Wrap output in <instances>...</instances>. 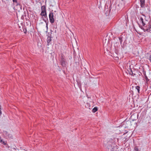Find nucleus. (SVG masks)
Here are the masks:
<instances>
[{
    "instance_id": "a878e982",
    "label": "nucleus",
    "mask_w": 151,
    "mask_h": 151,
    "mask_svg": "<svg viewBox=\"0 0 151 151\" xmlns=\"http://www.w3.org/2000/svg\"><path fill=\"white\" fill-rule=\"evenodd\" d=\"M47 24L46 23V27L47 28Z\"/></svg>"
},
{
    "instance_id": "ddd939ff",
    "label": "nucleus",
    "mask_w": 151,
    "mask_h": 151,
    "mask_svg": "<svg viewBox=\"0 0 151 151\" xmlns=\"http://www.w3.org/2000/svg\"><path fill=\"white\" fill-rule=\"evenodd\" d=\"M141 22L142 23V25L143 26V27L144 26H145V25H146V24H147L146 23L147 22V21L146 22H145L144 20H143V21H142Z\"/></svg>"
},
{
    "instance_id": "1a4fd4ad",
    "label": "nucleus",
    "mask_w": 151,
    "mask_h": 151,
    "mask_svg": "<svg viewBox=\"0 0 151 151\" xmlns=\"http://www.w3.org/2000/svg\"><path fill=\"white\" fill-rule=\"evenodd\" d=\"M41 11L45 12H46V8L45 6L43 5L41 7Z\"/></svg>"
},
{
    "instance_id": "4be33fe9",
    "label": "nucleus",
    "mask_w": 151,
    "mask_h": 151,
    "mask_svg": "<svg viewBox=\"0 0 151 151\" xmlns=\"http://www.w3.org/2000/svg\"><path fill=\"white\" fill-rule=\"evenodd\" d=\"M1 114H2V112L1 111V106L0 105V116L1 115Z\"/></svg>"
},
{
    "instance_id": "6ab92c4d",
    "label": "nucleus",
    "mask_w": 151,
    "mask_h": 151,
    "mask_svg": "<svg viewBox=\"0 0 151 151\" xmlns=\"http://www.w3.org/2000/svg\"><path fill=\"white\" fill-rule=\"evenodd\" d=\"M23 31L25 33H26L27 29L26 28H24L23 29Z\"/></svg>"
},
{
    "instance_id": "2eb2a0df",
    "label": "nucleus",
    "mask_w": 151,
    "mask_h": 151,
    "mask_svg": "<svg viewBox=\"0 0 151 151\" xmlns=\"http://www.w3.org/2000/svg\"><path fill=\"white\" fill-rule=\"evenodd\" d=\"M119 39L120 43L121 45L122 44V37H119Z\"/></svg>"
},
{
    "instance_id": "bb28decb",
    "label": "nucleus",
    "mask_w": 151,
    "mask_h": 151,
    "mask_svg": "<svg viewBox=\"0 0 151 151\" xmlns=\"http://www.w3.org/2000/svg\"><path fill=\"white\" fill-rule=\"evenodd\" d=\"M142 15L144 16H145V15L143 14H142Z\"/></svg>"
},
{
    "instance_id": "cd10ccee",
    "label": "nucleus",
    "mask_w": 151,
    "mask_h": 151,
    "mask_svg": "<svg viewBox=\"0 0 151 151\" xmlns=\"http://www.w3.org/2000/svg\"><path fill=\"white\" fill-rule=\"evenodd\" d=\"M127 132H126V133H127Z\"/></svg>"
},
{
    "instance_id": "f8f14e48",
    "label": "nucleus",
    "mask_w": 151,
    "mask_h": 151,
    "mask_svg": "<svg viewBox=\"0 0 151 151\" xmlns=\"http://www.w3.org/2000/svg\"><path fill=\"white\" fill-rule=\"evenodd\" d=\"M143 73L144 75L146 80H148V78L147 77V76H146V74L145 71H143Z\"/></svg>"
},
{
    "instance_id": "423d86ee",
    "label": "nucleus",
    "mask_w": 151,
    "mask_h": 151,
    "mask_svg": "<svg viewBox=\"0 0 151 151\" xmlns=\"http://www.w3.org/2000/svg\"><path fill=\"white\" fill-rule=\"evenodd\" d=\"M140 6L142 8H144L145 7V0H140Z\"/></svg>"
},
{
    "instance_id": "5701e85b",
    "label": "nucleus",
    "mask_w": 151,
    "mask_h": 151,
    "mask_svg": "<svg viewBox=\"0 0 151 151\" xmlns=\"http://www.w3.org/2000/svg\"><path fill=\"white\" fill-rule=\"evenodd\" d=\"M140 20L141 22H142V21H143L144 20V19L140 17Z\"/></svg>"
},
{
    "instance_id": "6e6552de",
    "label": "nucleus",
    "mask_w": 151,
    "mask_h": 151,
    "mask_svg": "<svg viewBox=\"0 0 151 151\" xmlns=\"http://www.w3.org/2000/svg\"><path fill=\"white\" fill-rule=\"evenodd\" d=\"M51 41V37H48L47 40V45H49V44L50 41Z\"/></svg>"
},
{
    "instance_id": "f03ea898",
    "label": "nucleus",
    "mask_w": 151,
    "mask_h": 151,
    "mask_svg": "<svg viewBox=\"0 0 151 151\" xmlns=\"http://www.w3.org/2000/svg\"><path fill=\"white\" fill-rule=\"evenodd\" d=\"M49 17L50 22L51 24L54 23L55 18V14L52 12H50L49 14Z\"/></svg>"
},
{
    "instance_id": "20e7f679",
    "label": "nucleus",
    "mask_w": 151,
    "mask_h": 151,
    "mask_svg": "<svg viewBox=\"0 0 151 151\" xmlns=\"http://www.w3.org/2000/svg\"><path fill=\"white\" fill-rule=\"evenodd\" d=\"M111 142H109L108 146H107V150L108 151H114V146H113Z\"/></svg>"
},
{
    "instance_id": "0eeeda50",
    "label": "nucleus",
    "mask_w": 151,
    "mask_h": 151,
    "mask_svg": "<svg viewBox=\"0 0 151 151\" xmlns=\"http://www.w3.org/2000/svg\"><path fill=\"white\" fill-rule=\"evenodd\" d=\"M12 1L14 3H15L17 4V6H19L21 9H22V6L19 3H18L17 0H12Z\"/></svg>"
},
{
    "instance_id": "f3484780",
    "label": "nucleus",
    "mask_w": 151,
    "mask_h": 151,
    "mask_svg": "<svg viewBox=\"0 0 151 151\" xmlns=\"http://www.w3.org/2000/svg\"><path fill=\"white\" fill-rule=\"evenodd\" d=\"M43 16L45 18H46V19L47 20V13H45L44 15H43Z\"/></svg>"
},
{
    "instance_id": "4468645a",
    "label": "nucleus",
    "mask_w": 151,
    "mask_h": 151,
    "mask_svg": "<svg viewBox=\"0 0 151 151\" xmlns=\"http://www.w3.org/2000/svg\"><path fill=\"white\" fill-rule=\"evenodd\" d=\"M135 88L136 90H137L138 92V93H139V89H140V87L138 86H137L135 87Z\"/></svg>"
},
{
    "instance_id": "412c9836",
    "label": "nucleus",
    "mask_w": 151,
    "mask_h": 151,
    "mask_svg": "<svg viewBox=\"0 0 151 151\" xmlns=\"http://www.w3.org/2000/svg\"><path fill=\"white\" fill-rule=\"evenodd\" d=\"M3 141V139H1V137H0V142L1 143V142Z\"/></svg>"
},
{
    "instance_id": "a211bd4d",
    "label": "nucleus",
    "mask_w": 151,
    "mask_h": 151,
    "mask_svg": "<svg viewBox=\"0 0 151 151\" xmlns=\"http://www.w3.org/2000/svg\"><path fill=\"white\" fill-rule=\"evenodd\" d=\"M2 144H3L4 145H6L7 144V142H5L4 141H3L1 143Z\"/></svg>"
},
{
    "instance_id": "7ed1b4c3",
    "label": "nucleus",
    "mask_w": 151,
    "mask_h": 151,
    "mask_svg": "<svg viewBox=\"0 0 151 151\" xmlns=\"http://www.w3.org/2000/svg\"><path fill=\"white\" fill-rule=\"evenodd\" d=\"M4 135L7 138L13 139V136L12 134L9 133L5 131L4 132Z\"/></svg>"
},
{
    "instance_id": "aec40b11",
    "label": "nucleus",
    "mask_w": 151,
    "mask_h": 151,
    "mask_svg": "<svg viewBox=\"0 0 151 151\" xmlns=\"http://www.w3.org/2000/svg\"><path fill=\"white\" fill-rule=\"evenodd\" d=\"M134 150H135V151H139L138 149L136 147H135Z\"/></svg>"
},
{
    "instance_id": "9b49d317",
    "label": "nucleus",
    "mask_w": 151,
    "mask_h": 151,
    "mask_svg": "<svg viewBox=\"0 0 151 151\" xmlns=\"http://www.w3.org/2000/svg\"><path fill=\"white\" fill-rule=\"evenodd\" d=\"M98 110V108L97 107H95L92 110V112L93 113L96 112Z\"/></svg>"
},
{
    "instance_id": "b1692460",
    "label": "nucleus",
    "mask_w": 151,
    "mask_h": 151,
    "mask_svg": "<svg viewBox=\"0 0 151 151\" xmlns=\"http://www.w3.org/2000/svg\"><path fill=\"white\" fill-rule=\"evenodd\" d=\"M42 18H43L42 19H43V20L46 22V20L45 19H44V18H43V17H42Z\"/></svg>"
},
{
    "instance_id": "9d476101",
    "label": "nucleus",
    "mask_w": 151,
    "mask_h": 151,
    "mask_svg": "<svg viewBox=\"0 0 151 151\" xmlns=\"http://www.w3.org/2000/svg\"><path fill=\"white\" fill-rule=\"evenodd\" d=\"M130 67V66H129V73L130 75H133V73L132 72V70Z\"/></svg>"
},
{
    "instance_id": "39448f33",
    "label": "nucleus",
    "mask_w": 151,
    "mask_h": 151,
    "mask_svg": "<svg viewBox=\"0 0 151 151\" xmlns=\"http://www.w3.org/2000/svg\"><path fill=\"white\" fill-rule=\"evenodd\" d=\"M60 63L61 65L63 67H65L66 65V61L63 55H62L60 58Z\"/></svg>"
},
{
    "instance_id": "f257e3e1",
    "label": "nucleus",
    "mask_w": 151,
    "mask_h": 151,
    "mask_svg": "<svg viewBox=\"0 0 151 151\" xmlns=\"http://www.w3.org/2000/svg\"><path fill=\"white\" fill-rule=\"evenodd\" d=\"M141 29H143L144 32H150L151 31V21L148 22L147 25H145V26H144L143 27H142Z\"/></svg>"
},
{
    "instance_id": "dca6fc26",
    "label": "nucleus",
    "mask_w": 151,
    "mask_h": 151,
    "mask_svg": "<svg viewBox=\"0 0 151 151\" xmlns=\"http://www.w3.org/2000/svg\"><path fill=\"white\" fill-rule=\"evenodd\" d=\"M45 13H47L46 12H45ZM45 12L44 11H41V12L40 13V15L42 16H43V15H44L45 14Z\"/></svg>"
},
{
    "instance_id": "393cba45",
    "label": "nucleus",
    "mask_w": 151,
    "mask_h": 151,
    "mask_svg": "<svg viewBox=\"0 0 151 151\" xmlns=\"http://www.w3.org/2000/svg\"><path fill=\"white\" fill-rule=\"evenodd\" d=\"M149 60H150V62L151 63V55L150 56L149 58Z\"/></svg>"
}]
</instances>
